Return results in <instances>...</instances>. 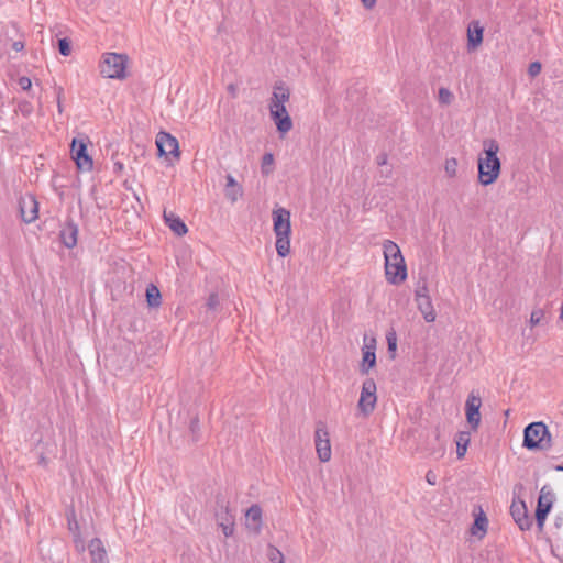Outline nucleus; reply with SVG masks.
I'll list each match as a JSON object with an SVG mask.
<instances>
[{
  "mask_svg": "<svg viewBox=\"0 0 563 563\" xmlns=\"http://www.w3.org/2000/svg\"><path fill=\"white\" fill-rule=\"evenodd\" d=\"M73 538H74V543H75V548H76V550H77L79 553L85 552V550H86V545H85V541H84V539L81 538V534L76 532V536H75V537H73Z\"/></svg>",
  "mask_w": 563,
  "mask_h": 563,
  "instance_id": "obj_38",
  "label": "nucleus"
},
{
  "mask_svg": "<svg viewBox=\"0 0 563 563\" xmlns=\"http://www.w3.org/2000/svg\"><path fill=\"white\" fill-rule=\"evenodd\" d=\"M522 446L529 451H547L552 446V437L541 421L529 423L523 430Z\"/></svg>",
  "mask_w": 563,
  "mask_h": 563,
  "instance_id": "obj_2",
  "label": "nucleus"
},
{
  "mask_svg": "<svg viewBox=\"0 0 563 563\" xmlns=\"http://www.w3.org/2000/svg\"><path fill=\"white\" fill-rule=\"evenodd\" d=\"M554 470L558 472H563V464L555 465Z\"/></svg>",
  "mask_w": 563,
  "mask_h": 563,
  "instance_id": "obj_52",
  "label": "nucleus"
},
{
  "mask_svg": "<svg viewBox=\"0 0 563 563\" xmlns=\"http://www.w3.org/2000/svg\"><path fill=\"white\" fill-rule=\"evenodd\" d=\"M206 307L210 311H217L220 307V299L218 294L212 292L207 299Z\"/></svg>",
  "mask_w": 563,
  "mask_h": 563,
  "instance_id": "obj_36",
  "label": "nucleus"
},
{
  "mask_svg": "<svg viewBox=\"0 0 563 563\" xmlns=\"http://www.w3.org/2000/svg\"><path fill=\"white\" fill-rule=\"evenodd\" d=\"M383 251L385 257V265L394 262H400V260H405L399 246L391 240L384 241Z\"/></svg>",
  "mask_w": 563,
  "mask_h": 563,
  "instance_id": "obj_20",
  "label": "nucleus"
},
{
  "mask_svg": "<svg viewBox=\"0 0 563 563\" xmlns=\"http://www.w3.org/2000/svg\"><path fill=\"white\" fill-rule=\"evenodd\" d=\"M13 46H14V48H15L16 51H19L20 48H22V47H23V45H22L21 43H18V42H16V43H14V45H13Z\"/></svg>",
  "mask_w": 563,
  "mask_h": 563,
  "instance_id": "obj_54",
  "label": "nucleus"
},
{
  "mask_svg": "<svg viewBox=\"0 0 563 563\" xmlns=\"http://www.w3.org/2000/svg\"><path fill=\"white\" fill-rule=\"evenodd\" d=\"M483 152L478 155V183L483 186L494 184L501 173V162L498 157L499 144L495 139L483 141Z\"/></svg>",
  "mask_w": 563,
  "mask_h": 563,
  "instance_id": "obj_1",
  "label": "nucleus"
},
{
  "mask_svg": "<svg viewBox=\"0 0 563 563\" xmlns=\"http://www.w3.org/2000/svg\"><path fill=\"white\" fill-rule=\"evenodd\" d=\"M129 73H109L107 78L125 80L128 78Z\"/></svg>",
  "mask_w": 563,
  "mask_h": 563,
  "instance_id": "obj_43",
  "label": "nucleus"
},
{
  "mask_svg": "<svg viewBox=\"0 0 563 563\" xmlns=\"http://www.w3.org/2000/svg\"><path fill=\"white\" fill-rule=\"evenodd\" d=\"M361 2H362L363 7L365 9L369 10V9H373L375 7L377 0H361Z\"/></svg>",
  "mask_w": 563,
  "mask_h": 563,
  "instance_id": "obj_45",
  "label": "nucleus"
},
{
  "mask_svg": "<svg viewBox=\"0 0 563 563\" xmlns=\"http://www.w3.org/2000/svg\"><path fill=\"white\" fill-rule=\"evenodd\" d=\"M274 169V155L272 153L264 154L261 164L262 174L267 176Z\"/></svg>",
  "mask_w": 563,
  "mask_h": 563,
  "instance_id": "obj_30",
  "label": "nucleus"
},
{
  "mask_svg": "<svg viewBox=\"0 0 563 563\" xmlns=\"http://www.w3.org/2000/svg\"><path fill=\"white\" fill-rule=\"evenodd\" d=\"M115 166H117V168H118V169H120V170L123 168V164H122V163H115Z\"/></svg>",
  "mask_w": 563,
  "mask_h": 563,
  "instance_id": "obj_56",
  "label": "nucleus"
},
{
  "mask_svg": "<svg viewBox=\"0 0 563 563\" xmlns=\"http://www.w3.org/2000/svg\"><path fill=\"white\" fill-rule=\"evenodd\" d=\"M444 170L449 177H455L457 170V159L454 157L446 158Z\"/></svg>",
  "mask_w": 563,
  "mask_h": 563,
  "instance_id": "obj_33",
  "label": "nucleus"
},
{
  "mask_svg": "<svg viewBox=\"0 0 563 563\" xmlns=\"http://www.w3.org/2000/svg\"><path fill=\"white\" fill-rule=\"evenodd\" d=\"M453 93L445 87L439 89V102L443 106H449L453 101Z\"/></svg>",
  "mask_w": 563,
  "mask_h": 563,
  "instance_id": "obj_31",
  "label": "nucleus"
},
{
  "mask_svg": "<svg viewBox=\"0 0 563 563\" xmlns=\"http://www.w3.org/2000/svg\"><path fill=\"white\" fill-rule=\"evenodd\" d=\"M377 386L373 378H366L362 384L361 396L357 402V408L364 417H368L376 407Z\"/></svg>",
  "mask_w": 563,
  "mask_h": 563,
  "instance_id": "obj_4",
  "label": "nucleus"
},
{
  "mask_svg": "<svg viewBox=\"0 0 563 563\" xmlns=\"http://www.w3.org/2000/svg\"><path fill=\"white\" fill-rule=\"evenodd\" d=\"M91 563H108L107 551L99 538L92 539L88 544Z\"/></svg>",
  "mask_w": 563,
  "mask_h": 563,
  "instance_id": "obj_17",
  "label": "nucleus"
},
{
  "mask_svg": "<svg viewBox=\"0 0 563 563\" xmlns=\"http://www.w3.org/2000/svg\"><path fill=\"white\" fill-rule=\"evenodd\" d=\"M437 474L432 470H429L426 474V481L428 482V484L434 486L437 484Z\"/></svg>",
  "mask_w": 563,
  "mask_h": 563,
  "instance_id": "obj_42",
  "label": "nucleus"
},
{
  "mask_svg": "<svg viewBox=\"0 0 563 563\" xmlns=\"http://www.w3.org/2000/svg\"><path fill=\"white\" fill-rule=\"evenodd\" d=\"M419 311L422 313L423 319L427 322H433L435 320V311L430 296H420L416 299Z\"/></svg>",
  "mask_w": 563,
  "mask_h": 563,
  "instance_id": "obj_21",
  "label": "nucleus"
},
{
  "mask_svg": "<svg viewBox=\"0 0 563 563\" xmlns=\"http://www.w3.org/2000/svg\"><path fill=\"white\" fill-rule=\"evenodd\" d=\"M386 341H387V351L391 360L396 357V351H397V334L394 329H390L386 333Z\"/></svg>",
  "mask_w": 563,
  "mask_h": 563,
  "instance_id": "obj_29",
  "label": "nucleus"
},
{
  "mask_svg": "<svg viewBox=\"0 0 563 563\" xmlns=\"http://www.w3.org/2000/svg\"><path fill=\"white\" fill-rule=\"evenodd\" d=\"M487 526H488V519H487L485 512L483 511V509L479 507V512L477 515H475L474 522L471 527V533L481 539L486 534Z\"/></svg>",
  "mask_w": 563,
  "mask_h": 563,
  "instance_id": "obj_22",
  "label": "nucleus"
},
{
  "mask_svg": "<svg viewBox=\"0 0 563 563\" xmlns=\"http://www.w3.org/2000/svg\"><path fill=\"white\" fill-rule=\"evenodd\" d=\"M385 275L388 283L399 285L407 278V266L405 260L385 265Z\"/></svg>",
  "mask_w": 563,
  "mask_h": 563,
  "instance_id": "obj_12",
  "label": "nucleus"
},
{
  "mask_svg": "<svg viewBox=\"0 0 563 563\" xmlns=\"http://www.w3.org/2000/svg\"><path fill=\"white\" fill-rule=\"evenodd\" d=\"M19 107L21 112L25 115L31 112V104L29 102L21 103Z\"/></svg>",
  "mask_w": 563,
  "mask_h": 563,
  "instance_id": "obj_46",
  "label": "nucleus"
},
{
  "mask_svg": "<svg viewBox=\"0 0 563 563\" xmlns=\"http://www.w3.org/2000/svg\"><path fill=\"white\" fill-rule=\"evenodd\" d=\"M146 301L150 307H158L161 305V292L156 286L150 285L146 288Z\"/></svg>",
  "mask_w": 563,
  "mask_h": 563,
  "instance_id": "obj_28",
  "label": "nucleus"
},
{
  "mask_svg": "<svg viewBox=\"0 0 563 563\" xmlns=\"http://www.w3.org/2000/svg\"><path fill=\"white\" fill-rule=\"evenodd\" d=\"M468 45L472 47L478 46L483 41V27L478 22H472L467 29Z\"/></svg>",
  "mask_w": 563,
  "mask_h": 563,
  "instance_id": "obj_24",
  "label": "nucleus"
},
{
  "mask_svg": "<svg viewBox=\"0 0 563 563\" xmlns=\"http://www.w3.org/2000/svg\"><path fill=\"white\" fill-rule=\"evenodd\" d=\"M282 87L276 85L273 93L271 114L276 125L277 132L282 134Z\"/></svg>",
  "mask_w": 563,
  "mask_h": 563,
  "instance_id": "obj_15",
  "label": "nucleus"
},
{
  "mask_svg": "<svg viewBox=\"0 0 563 563\" xmlns=\"http://www.w3.org/2000/svg\"><path fill=\"white\" fill-rule=\"evenodd\" d=\"M291 128H292L291 118L288 114L286 107L284 106V134L287 133Z\"/></svg>",
  "mask_w": 563,
  "mask_h": 563,
  "instance_id": "obj_39",
  "label": "nucleus"
},
{
  "mask_svg": "<svg viewBox=\"0 0 563 563\" xmlns=\"http://www.w3.org/2000/svg\"><path fill=\"white\" fill-rule=\"evenodd\" d=\"M531 78H534L539 73H529Z\"/></svg>",
  "mask_w": 563,
  "mask_h": 563,
  "instance_id": "obj_58",
  "label": "nucleus"
},
{
  "mask_svg": "<svg viewBox=\"0 0 563 563\" xmlns=\"http://www.w3.org/2000/svg\"><path fill=\"white\" fill-rule=\"evenodd\" d=\"M130 58L126 54L104 53L100 66L112 70H125L129 67Z\"/></svg>",
  "mask_w": 563,
  "mask_h": 563,
  "instance_id": "obj_13",
  "label": "nucleus"
},
{
  "mask_svg": "<svg viewBox=\"0 0 563 563\" xmlns=\"http://www.w3.org/2000/svg\"><path fill=\"white\" fill-rule=\"evenodd\" d=\"M439 453H440L439 457H441L443 455V453H444V448H443V445L441 443H440V448H439Z\"/></svg>",
  "mask_w": 563,
  "mask_h": 563,
  "instance_id": "obj_53",
  "label": "nucleus"
},
{
  "mask_svg": "<svg viewBox=\"0 0 563 563\" xmlns=\"http://www.w3.org/2000/svg\"><path fill=\"white\" fill-rule=\"evenodd\" d=\"M58 51L63 56L70 54V41L66 37L58 40Z\"/></svg>",
  "mask_w": 563,
  "mask_h": 563,
  "instance_id": "obj_37",
  "label": "nucleus"
},
{
  "mask_svg": "<svg viewBox=\"0 0 563 563\" xmlns=\"http://www.w3.org/2000/svg\"><path fill=\"white\" fill-rule=\"evenodd\" d=\"M367 340V336L364 338V341ZM376 339L372 338L369 342H365L364 347L362 349V362L360 365V372L363 375L368 374L369 369L376 366Z\"/></svg>",
  "mask_w": 563,
  "mask_h": 563,
  "instance_id": "obj_10",
  "label": "nucleus"
},
{
  "mask_svg": "<svg viewBox=\"0 0 563 563\" xmlns=\"http://www.w3.org/2000/svg\"><path fill=\"white\" fill-rule=\"evenodd\" d=\"M228 90L231 92L232 96H235V91H236V86L233 85V84H230L228 86Z\"/></svg>",
  "mask_w": 563,
  "mask_h": 563,
  "instance_id": "obj_50",
  "label": "nucleus"
},
{
  "mask_svg": "<svg viewBox=\"0 0 563 563\" xmlns=\"http://www.w3.org/2000/svg\"><path fill=\"white\" fill-rule=\"evenodd\" d=\"M71 156L77 167L81 170H91L92 158L87 153V144L84 139H74L71 142Z\"/></svg>",
  "mask_w": 563,
  "mask_h": 563,
  "instance_id": "obj_8",
  "label": "nucleus"
},
{
  "mask_svg": "<svg viewBox=\"0 0 563 563\" xmlns=\"http://www.w3.org/2000/svg\"><path fill=\"white\" fill-rule=\"evenodd\" d=\"M435 439H437L438 441L440 440V432H439V430H438V429H437V431H435Z\"/></svg>",
  "mask_w": 563,
  "mask_h": 563,
  "instance_id": "obj_57",
  "label": "nucleus"
},
{
  "mask_svg": "<svg viewBox=\"0 0 563 563\" xmlns=\"http://www.w3.org/2000/svg\"><path fill=\"white\" fill-rule=\"evenodd\" d=\"M544 310L542 308H534L531 311L529 323L531 327L539 325L544 319Z\"/></svg>",
  "mask_w": 563,
  "mask_h": 563,
  "instance_id": "obj_32",
  "label": "nucleus"
},
{
  "mask_svg": "<svg viewBox=\"0 0 563 563\" xmlns=\"http://www.w3.org/2000/svg\"><path fill=\"white\" fill-rule=\"evenodd\" d=\"M289 90L284 88V103L288 101L289 99Z\"/></svg>",
  "mask_w": 563,
  "mask_h": 563,
  "instance_id": "obj_51",
  "label": "nucleus"
},
{
  "mask_svg": "<svg viewBox=\"0 0 563 563\" xmlns=\"http://www.w3.org/2000/svg\"><path fill=\"white\" fill-rule=\"evenodd\" d=\"M554 501V494L549 486H543L540 490V495L537 503V508L534 511V517L537 521V526L540 530L543 529L545 519L549 512L552 509Z\"/></svg>",
  "mask_w": 563,
  "mask_h": 563,
  "instance_id": "obj_5",
  "label": "nucleus"
},
{
  "mask_svg": "<svg viewBox=\"0 0 563 563\" xmlns=\"http://www.w3.org/2000/svg\"><path fill=\"white\" fill-rule=\"evenodd\" d=\"M273 561V563H282V558H279L278 560L274 556L271 559Z\"/></svg>",
  "mask_w": 563,
  "mask_h": 563,
  "instance_id": "obj_55",
  "label": "nucleus"
},
{
  "mask_svg": "<svg viewBox=\"0 0 563 563\" xmlns=\"http://www.w3.org/2000/svg\"><path fill=\"white\" fill-rule=\"evenodd\" d=\"M387 158H388V156L386 153H380L376 157L377 165L383 166V165L387 164Z\"/></svg>",
  "mask_w": 563,
  "mask_h": 563,
  "instance_id": "obj_44",
  "label": "nucleus"
},
{
  "mask_svg": "<svg viewBox=\"0 0 563 563\" xmlns=\"http://www.w3.org/2000/svg\"><path fill=\"white\" fill-rule=\"evenodd\" d=\"M38 203L31 197L27 200L21 202V217L24 222L31 223L37 218Z\"/></svg>",
  "mask_w": 563,
  "mask_h": 563,
  "instance_id": "obj_19",
  "label": "nucleus"
},
{
  "mask_svg": "<svg viewBox=\"0 0 563 563\" xmlns=\"http://www.w3.org/2000/svg\"><path fill=\"white\" fill-rule=\"evenodd\" d=\"M156 146L158 156L172 155L174 158L179 159L180 151L178 140L172 134L161 131L156 136Z\"/></svg>",
  "mask_w": 563,
  "mask_h": 563,
  "instance_id": "obj_7",
  "label": "nucleus"
},
{
  "mask_svg": "<svg viewBox=\"0 0 563 563\" xmlns=\"http://www.w3.org/2000/svg\"><path fill=\"white\" fill-rule=\"evenodd\" d=\"M541 63L540 62H532L530 65H529V68L528 70H541Z\"/></svg>",
  "mask_w": 563,
  "mask_h": 563,
  "instance_id": "obj_49",
  "label": "nucleus"
},
{
  "mask_svg": "<svg viewBox=\"0 0 563 563\" xmlns=\"http://www.w3.org/2000/svg\"><path fill=\"white\" fill-rule=\"evenodd\" d=\"M77 236L78 227L73 221H68L59 232L62 243L68 249H73L77 244Z\"/></svg>",
  "mask_w": 563,
  "mask_h": 563,
  "instance_id": "obj_16",
  "label": "nucleus"
},
{
  "mask_svg": "<svg viewBox=\"0 0 563 563\" xmlns=\"http://www.w3.org/2000/svg\"><path fill=\"white\" fill-rule=\"evenodd\" d=\"M420 296H429V290L426 282H423L422 285H419L416 290V299L420 298Z\"/></svg>",
  "mask_w": 563,
  "mask_h": 563,
  "instance_id": "obj_41",
  "label": "nucleus"
},
{
  "mask_svg": "<svg viewBox=\"0 0 563 563\" xmlns=\"http://www.w3.org/2000/svg\"><path fill=\"white\" fill-rule=\"evenodd\" d=\"M227 187H225V197L230 199L232 202L236 201L238 197L241 196V187L238 185L232 175H227Z\"/></svg>",
  "mask_w": 563,
  "mask_h": 563,
  "instance_id": "obj_25",
  "label": "nucleus"
},
{
  "mask_svg": "<svg viewBox=\"0 0 563 563\" xmlns=\"http://www.w3.org/2000/svg\"><path fill=\"white\" fill-rule=\"evenodd\" d=\"M214 516L223 534L225 537L232 536L234 530V516L231 512L229 503L221 494L216 496Z\"/></svg>",
  "mask_w": 563,
  "mask_h": 563,
  "instance_id": "obj_3",
  "label": "nucleus"
},
{
  "mask_svg": "<svg viewBox=\"0 0 563 563\" xmlns=\"http://www.w3.org/2000/svg\"><path fill=\"white\" fill-rule=\"evenodd\" d=\"M505 416H509V409L505 411Z\"/></svg>",
  "mask_w": 563,
  "mask_h": 563,
  "instance_id": "obj_59",
  "label": "nucleus"
},
{
  "mask_svg": "<svg viewBox=\"0 0 563 563\" xmlns=\"http://www.w3.org/2000/svg\"><path fill=\"white\" fill-rule=\"evenodd\" d=\"M470 432L466 431H460L456 434V456L459 460L463 459L465 456L467 445L470 443Z\"/></svg>",
  "mask_w": 563,
  "mask_h": 563,
  "instance_id": "obj_26",
  "label": "nucleus"
},
{
  "mask_svg": "<svg viewBox=\"0 0 563 563\" xmlns=\"http://www.w3.org/2000/svg\"><path fill=\"white\" fill-rule=\"evenodd\" d=\"M510 514L516 521V523L519 526V528L525 531L529 530L532 526V519L528 515L527 506L525 501L519 500L512 501L510 506Z\"/></svg>",
  "mask_w": 563,
  "mask_h": 563,
  "instance_id": "obj_11",
  "label": "nucleus"
},
{
  "mask_svg": "<svg viewBox=\"0 0 563 563\" xmlns=\"http://www.w3.org/2000/svg\"><path fill=\"white\" fill-rule=\"evenodd\" d=\"M78 5L82 7V8H89L90 5H92L93 3V0H76Z\"/></svg>",
  "mask_w": 563,
  "mask_h": 563,
  "instance_id": "obj_48",
  "label": "nucleus"
},
{
  "mask_svg": "<svg viewBox=\"0 0 563 563\" xmlns=\"http://www.w3.org/2000/svg\"><path fill=\"white\" fill-rule=\"evenodd\" d=\"M482 399L479 396H475L474 393H471L465 402V413L467 423L471 426L473 431L478 429L481 423V409Z\"/></svg>",
  "mask_w": 563,
  "mask_h": 563,
  "instance_id": "obj_9",
  "label": "nucleus"
},
{
  "mask_svg": "<svg viewBox=\"0 0 563 563\" xmlns=\"http://www.w3.org/2000/svg\"><path fill=\"white\" fill-rule=\"evenodd\" d=\"M19 86L22 90H29L31 89L32 81L29 77L23 76L19 78Z\"/></svg>",
  "mask_w": 563,
  "mask_h": 563,
  "instance_id": "obj_40",
  "label": "nucleus"
},
{
  "mask_svg": "<svg viewBox=\"0 0 563 563\" xmlns=\"http://www.w3.org/2000/svg\"><path fill=\"white\" fill-rule=\"evenodd\" d=\"M273 220H274V232L276 234L275 247L278 256H282V208H276L273 210Z\"/></svg>",
  "mask_w": 563,
  "mask_h": 563,
  "instance_id": "obj_23",
  "label": "nucleus"
},
{
  "mask_svg": "<svg viewBox=\"0 0 563 563\" xmlns=\"http://www.w3.org/2000/svg\"><path fill=\"white\" fill-rule=\"evenodd\" d=\"M189 431L192 435V442H197L199 440V431H200L199 419L197 416H195L190 419Z\"/></svg>",
  "mask_w": 563,
  "mask_h": 563,
  "instance_id": "obj_34",
  "label": "nucleus"
},
{
  "mask_svg": "<svg viewBox=\"0 0 563 563\" xmlns=\"http://www.w3.org/2000/svg\"><path fill=\"white\" fill-rule=\"evenodd\" d=\"M245 527L257 534L262 527V509L258 505H252L245 514Z\"/></svg>",
  "mask_w": 563,
  "mask_h": 563,
  "instance_id": "obj_14",
  "label": "nucleus"
},
{
  "mask_svg": "<svg viewBox=\"0 0 563 563\" xmlns=\"http://www.w3.org/2000/svg\"><path fill=\"white\" fill-rule=\"evenodd\" d=\"M67 519H68V529L71 532L73 537L76 536V532L80 533L79 523H78V521H77V519L75 517V511L74 510H71L67 515Z\"/></svg>",
  "mask_w": 563,
  "mask_h": 563,
  "instance_id": "obj_35",
  "label": "nucleus"
},
{
  "mask_svg": "<svg viewBox=\"0 0 563 563\" xmlns=\"http://www.w3.org/2000/svg\"><path fill=\"white\" fill-rule=\"evenodd\" d=\"M290 213L286 209H284V257L287 256L290 250Z\"/></svg>",
  "mask_w": 563,
  "mask_h": 563,
  "instance_id": "obj_27",
  "label": "nucleus"
},
{
  "mask_svg": "<svg viewBox=\"0 0 563 563\" xmlns=\"http://www.w3.org/2000/svg\"><path fill=\"white\" fill-rule=\"evenodd\" d=\"M62 92H63V89L59 88L58 89V93H57V108H58V112L62 113L63 112V102H62Z\"/></svg>",
  "mask_w": 563,
  "mask_h": 563,
  "instance_id": "obj_47",
  "label": "nucleus"
},
{
  "mask_svg": "<svg viewBox=\"0 0 563 563\" xmlns=\"http://www.w3.org/2000/svg\"><path fill=\"white\" fill-rule=\"evenodd\" d=\"M163 217H164V220H165L166 224L168 225V228L175 234H177L178 236H183L187 233L188 229H187L186 224L174 212H172V211L167 212L165 210Z\"/></svg>",
  "mask_w": 563,
  "mask_h": 563,
  "instance_id": "obj_18",
  "label": "nucleus"
},
{
  "mask_svg": "<svg viewBox=\"0 0 563 563\" xmlns=\"http://www.w3.org/2000/svg\"><path fill=\"white\" fill-rule=\"evenodd\" d=\"M314 442L318 457L321 462H328L331 459V444L329 431L325 423L318 422L314 431Z\"/></svg>",
  "mask_w": 563,
  "mask_h": 563,
  "instance_id": "obj_6",
  "label": "nucleus"
}]
</instances>
